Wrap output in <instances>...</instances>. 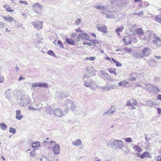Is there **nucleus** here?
<instances>
[{
    "label": "nucleus",
    "instance_id": "f257e3e1",
    "mask_svg": "<svg viewBox=\"0 0 161 161\" xmlns=\"http://www.w3.org/2000/svg\"><path fill=\"white\" fill-rule=\"evenodd\" d=\"M83 80L84 86L87 87H90L93 90H95V88L93 86H95L96 87L97 86L96 82L91 78L90 75H87L86 74H85L84 75Z\"/></svg>",
    "mask_w": 161,
    "mask_h": 161
},
{
    "label": "nucleus",
    "instance_id": "f03ea898",
    "mask_svg": "<svg viewBox=\"0 0 161 161\" xmlns=\"http://www.w3.org/2000/svg\"><path fill=\"white\" fill-rule=\"evenodd\" d=\"M110 145L122 150H123V148H125V144L121 140H115L114 142H111Z\"/></svg>",
    "mask_w": 161,
    "mask_h": 161
},
{
    "label": "nucleus",
    "instance_id": "7ed1b4c3",
    "mask_svg": "<svg viewBox=\"0 0 161 161\" xmlns=\"http://www.w3.org/2000/svg\"><path fill=\"white\" fill-rule=\"evenodd\" d=\"M50 143L54 144L53 149V153L56 155H58L59 154L60 148L59 145L57 144L54 141H51L50 142Z\"/></svg>",
    "mask_w": 161,
    "mask_h": 161
},
{
    "label": "nucleus",
    "instance_id": "20e7f679",
    "mask_svg": "<svg viewBox=\"0 0 161 161\" xmlns=\"http://www.w3.org/2000/svg\"><path fill=\"white\" fill-rule=\"evenodd\" d=\"M20 100L23 103V106L26 105L29 103L31 100L30 97L26 96L24 94L21 95Z\"/></svg>",
    "mask_w": 161,
    "mask_h": 161
},
{
    "label": "nucleus",
    "instance_id": "39448f33",
    "mask_svg": "<svg viewBox=\"0 0 161 161\" xmlns=\"http://www.w3.org/2000/svg\"><path fill=\"white\" fill-rule=\"evenodd\" d=\"M152 53V50L149 47H144L142 50V53L143 57H147L150 55Z\"/></svg>",
    "mask_w": 161,
    "mask_h": 161
},
{
    "label": "nucleus",
    "instance_id": "423d86ee",
    "mask_svg": "<svg viewBox=\"0 0 161 161\" xmlns=\"http://www.w3.org/2000/svg\"><path fill=\"white\" fill-rule=\"evenodd\" d=\"M54 115L58 117H62L64 116L63 112L59 108H56L54 110Z\"/></svg>",
    "mask_w": 161,
    "mask_h": 161
},
{
    "label": "nucleus",
    "instance_id": "0eeeda50",
    "mask_svg": "<svg viewBox=\"0 0 161 161\" xmlns=\"http://www.w3.org/2000/svg\"><path fill=\"white\" fill-rule=\"evenodd\" d=\"M43 22L40 21H35L32 22V24L33 25L34 27L37 30H40L42 27V24Z\"/></svg>",
    "mask_w": 161,
    "mask_h": 161
},
{
    "label": "nucleus",
    "instance_id": "6e6552de",
    "mask_svg": "<svg viewBox=\"0 0 161 161\" xmlns=\"http://www.w3.org/2000/svg\"><path fill=\"white\" fill-rule=\"evenodd\" d=\"M136 34L139 36L140 39H142L145 40L146 38V36H145L143 38H142L141 36L143 35L144 32L142 29L141 28H137L135 30Z\"/></svg>",
    "mask_w": 161,
    "mask_h": 161
},
{
    "label": "nucleus",
    "instance_id": "1a4fd4ad",
    "mask_svg": "<svg viewBox=\"0 0 161 161\" xmlns=\"http://www.w3.org/2000/svg\"><path fill=\"white\" fill-rule=\"evenodd\" d=\"M115 88L116 86L114 84H111L110 86H104L100 87L101 89L106 91H108L112 89H114Z\"/></svg>",
    "mask_w": 161,
    "mask_h": 161
},
{
    "label": "nucleus",
    "instance_id": "9d476101",
    "mask_svg": "<svg viewBox=\"0 0 161 161\" xmlns=\"http://www.w3.org/2000/svg\"><path fill=\"white\" fill-rule=\"evenodd\" d=\"M152 42L156 44V46L157 47H161V40L159 37L152 41Z\"/></svg>",
    "mask_w": 161,
    "mask_h": 161
},
{
    "label": "nucleus",
    "instance_id": "9b49d317",
    "mask_svg": "<svg viewBox=\"0 0 161 161\" xmlns=\"http://www.w3.org/2000/svg\"><path fill=\"white\" fill-rule=\"evenodd\" d=\"M79 36L82 39H85L89 40L90 37L86 33H80L79 35Z\"/></svg>",
    "mask_w": 161,
    "mask_h": 161
},
{
    "label": "nucleus",
    "instance_id": "f8f14e48",
    "mask_svg": "<svg viewBox=\"0 0 161 161\" xmlns=\"http://www.w3.org/2000/svg\"><path fill=\"white\" fill-rule=\"evenodd\" d=\"M16 114L15 115V118L17 119L20 120L24 117V116L22 115H20L21 114V112L20 110H16Z\"/></svg>",
    "mask_w": 161,
    "mask_h": 161
},
{
    "label": "nucleus",
    "instance_id": "ddd939ff",
    "mask_svg": "<svg viewBox=\"0 0 161 161\" xmlns=\"http://www.w3.org/2000/svg\"><path fill=\"white\" fill-rule=\"evenodd\" d=\"M132 57L134 58H142L143 57L142 54L138 52H135L133 53Z\"/></svg>",
    "mask_w": 161,
    "mask_h": 161
},
{
    "label": "nucleus",
    "instance_id": "4468645a",
    "mask_svg": "<svg viewBox=\"0 0 161 161\" xmlns=\"http://www.w3.org/2000/svg\"><path fill=\"white\" fill-rule=\"evenodd\" d=\"M156 62V60L155 59H152L148 61H147L146 62L149 66L151 68L154 67V63Z\"/></svg>",
    "mask_w": 161,
    "mask_h": 161
},
{
    "label": "nucleus",
    "instance_id": "2eb2a0df",
    "mask_svg": "<svg viewBox=\"0 0 161 161\" xmlns=\"http://www.w3.org/2000/svg\"><path fill=\"white\" fill-rule=\"evenodd\" d=\"M72 143L74 146H78L82 144V142L80 139H77L73 142Z\"/></svg>",
    "mask_w": 161,
    "mask_h": 161
},
{
    "label": "nucleus",
    "instance_id": "dca6fc26",
    "mask_svg": "<svg viewBox=\"0 0 161 161\" xmlns=\"http://www.w3.org/2000/svg\"><path fill=\"white\" fill-rule=\"evenodd\" d=\"M3 18L9 22H12L14 21V18L9 16V15L5 16L3 17Z\"/></svg>",
    "mask_w": 161,
    "mask_h": 161
},
{
    "label": "nucleus",
    "instance_id": "f3484780",
    "mask_svg": "<svg viewBox=\"0 0 161 161\" xmlns=\"http://www.w3.org/2000/svg\"><path fill=\"white\" fill-rule=\"evenodd\" d=\"M112 108V107H111L110 109L108 110L107 111L104 113L103 114V115L105 116H108L112 114L113 113L115 112V111H112L111 109Z\"/></svg>",
    "mask_w": 161,
    "mask_h": 161
},
{
    "label": "nucleus",
    "instance_id": "a211bd4d",
    "mask_svg": "<svg viewBox=\"0 0 161 161\" xmlns=\"http://www.w3.org/2000/svg\"><path fill=\"white\" fill-rule=\"evenodd\" d=\"M65 41L68 44L71 45H73L75 43V41L73 39L70 38H66Z\"/></svg>",
    "mask_w": 161,
    "mask_h": 161
},
{
    "label": "nucleus",
    "instance_id": "6ab92c4d",
    "mask_svg": "<svg viewBox=\"0 0 161 161\" xmlns=\"http://www.w3.org/2000/svg\"><path fill=\"white\" fill-rule=\"evenodd\" d=\"M129 84V82L127 80H125L123 81H122L120 82H119L118 84V85L120 86H125V87L126 86Z\"/></svg>",
    "mask_w": 161,
    "mask_h": 161
},
{
    "label": "nucleus",
    "instance_id": "aec40b11",
    "mask_svg": "<svg viewBox=\"0 0 161 161\" xmlns=\"http://www.w3.org/2000/svg\"><path fill=\"white\" fill-rule=\"evenodd\" d=\"M145 157H149V153L148 152H145L140 155L141 159H143Z\"/></svg>",
    "mask_w": 161,
    "mask_h": 161
},
{
    "label": "nucleus",
    "instance_id": "412c9836",
    "mask_svg": "<svg viewBox=\"0 0 161 161\" xmlns=\"http://www.w3.org/2000/svg\"><path fill=\"white\" fill-rule=\"evenodd\" d=\"M95 8L97 9L100 10H106V6H103L101 4V5H96L94 6Z\"/></svg>",
    "mask_w": 161,
    "mask_h": 161
},
{
    "label": "nucleus",
    "instance_id": "4be33fe9",
    "mask_svg": "<svg viewBox=\"0 0 161 161\" xmlns=\"http://www.w3.org/2000/svg\"><path fill=\"white\" fill-rule=\"evenodd\" d=\"M56 96L59 98L65 97L67 96V95H66L62 92H58L56 94Z\"/></svg>",
    "mask_w": 161,
    "mask_h": 161
},
{
    "label": "nucleus",
    "instance_id": "5701e85b",
    "mask_svg": "<svg viewBox=\"0 0 161 161\" xmlns=\"http://www.w3.org/2000/svg\"><path fill=\"white\" fill-rule=\"evenodd\" d=\"M93 69L92 67H86V74L87 75H89L92 72V69Z\"/></svg>",
    "mask_w": 161,
    "mask_h": 161
},
{
    "label": "nucleus",
    "instance_id": "b1692460",
    "mask_svg": "<svg viewBox=\"0 0 161 161\" xmlns=\"http://www.w3.org/2000/svg\"><path fill=\"white\" fill-rule=\"evenodd\" d=\"M33 7L34 8H38L41 9V10L42 9V6L38 3H36L33 5Z\"/></svg>",
    "mask_w": 161,
    "mask_h": 161
},
{
    "label": "nucleus",
    "instance_id": "393cba45",
    "mask_svg": "<svg viewBox=\"0 0 161 161\" xmlns=\"http://www.w3.org/2000/svg\"><path fill=\"white\" fill-rule=\"evenodd\" d=\"M48 84L46 83H42V82H39L38 83V87L47 88L48 87Z\"/></svg>",
    "mask_w": 161,
    "mask_h": 161
},
{
    "label": "nucleus",
    "instance_id": "a878e982",
    "mask_svg": "<svg viewBox=\"0 0 161 161\" xmlns=\"http://www.w3.org/2000/svg\"><path fill=\"white\" fill-rule=\"evenodd\" d=\"M133 148L135 151L138 152H142V149L137 145H134L133 147Z\"/></svg>",
    "mask_w": 161,
    "mask_h": 161
},
{
    "label": "nucleus",
    "instance_id": "bb28decb",
    "mask_svg": "<svg viewBox=\"0 0 161 161\" xmlns=\"http://www.w3.org/2000/svg\"><path fill=\"white\" fill-rule=\"evenodd\" d=\"M137 76V75L135 73H132L130 78V80L131 81H134L136 80V78Z\"/></svg>",
    "mask_w": 161,
    "mask_h": 161
},
{
    "label": "nucleus",
    "instance_id": "cd10ccee",
    "mask_svg": "<svg viewBox=\"0 0 161 161\" xmlns=\"http://www.w3.org/2000/svg\"><path fill=\"white\" fill-rule=\"evenodd\" d=\"M10 90V89H8L6 91L5 93H4V96L7 98H9L10 96V93L9 92Z\"/></svg>",
    "mask_w": 161,
    "mask_h": 161
},
{
    "label": "nucleus",
    "instance_id": "c85d7f7f",
    "mask_svg": "<svg viewBox=\"0 0 161 161\" xmlns=\"http://www.w3.org/2000/svg\"><path fill=\"white\" fill-rule=\"evenodd\" d=\"M0 126L1 129L3 130H5L7 128V125L4 123H1L0 124Z\"/></svg>",
    "mask_w": 161,
    "mask_h": 161
},
{
    "label": "nucleus",
    "instance_id": "c756f323",
    "mask_svg": "<svg viewBox=\"0 0 161 161\" xmlns=\"http://www.w3.org/2000/svg\"><path fill=\"white\" fill-rule=\"evenodd\" d=\"M124 28V27L123 26H121L120 27H119L117 28L115 30V32L116 33L118 32H121Z\"/></svg>",
    "mask_w": 161,
    "mask_h": 161
},
{
    "label": "nucleus",
    "instance_id": "7c9ffc66",
    "mask_svg": "<svg viewBox=\"0 0 161 161\" xmlns=\"http://www.w3.org/2000/svg\"><path fill=\"white\" fill-rule=\"evenodd\" d=\"M108 71L111 73L115 75H117L116 72V69L114 68H110L108 70Z\"/></svg>",
    "mask_w": 161,
    "mask_h": 161
},
{
    "label": "nucleus",
    "instance_id": "2f4dec72",
    "mask_svg": "<svg viewBox=\"0 0 161 161\" xmlns=\"http://www.w3.org/2000/svg\"><path fill=\"white\" fill-rule=\"evenodd\" d=\"M97 28L99 31L102 32L103 33H105L107 29L104 27H98Z\"/></svg>",
    "mask_w": 161,
    "mask_h": 161
},
{
    "label": "nucleus",
    "instance_id": "473e14b6",
    "mask_svg": "<svg viewBox=\"0 0 161 161\" xmlns=\"http://www.w3.org/2000/svg\"><path fill=\"white\" fill-rule=\"evenodd\" d=\"M54 110H53L52 109L49 108L47 109V114L49 115L54 114Z\"/></svg>",
    "mask_w": 161,
    "mask_h": 161
},
{
    "label": "nucleus",
    "instance_id": "72a5a7b5",
    "mask_svg": "<svg viewBox=\"0 0 161 161\" xmlns=\"http://www.w3.org/2000/svg\"><path fill=\"white\" fill-rule=\"evenodd\" d=\"M47 53L51 56H52L53 57H55L56 55L54 52L52 50H49L47 52Z\"/></svg>",
    "mask_w": 161,
    "mask_h": 161
},
{
    "label": "nucleus",
    "instance_id": "f704fd0d",
    "mask_svg": "<svg viewBox=\"0 0 161 161\" xmlns=\"http://www.w3.org/2000/svg\"><path fill=\"white\" fill-rule=\"evenodd\" d=\"M154 86L153 85H150L149 86L147 87V90L148 92H153V89Z\"/></svg>",
    "mask_w": 161,
    "mask_h": 161
},
{
    "label": "nucleus",
    "instance_id": "c9c22d12",
    "mask_svg": "<svg viewBox=\"0 0 161 161\" xmlns=\"http://www.w3.org/2000/svg\"><path fill=\"white\" fill-rule=\"evenodd\" d=\"M131 104L132 105V106L133 105L136 106L137 104V101L136 100L134 99H131Z\"/></svg>",
    "mask_w": 161,
    "mask_h": 161
},
{
    "label": "nucleus",
    "instance_id": "e433bc0d",
    "mask_svg": "<svg viewBox=\"0 0 161 161\" xmlns=\"http://www.w3.org/2000/svg\"><path fill=\"white\" fill-rule=\"evenodd\" d=\"M107 17L108 18H113L115 17V15L113 14H106Z\"/></svg>",
    "mask_w": 161,
    "mask_h": 161
},
{
    "label": "nucleus",
    "instance_id": "4c0bfd02",
    "mask_svg": "<svg viewBox=\"0 0 161 161\" xmlns=\"http://www.w3.org/2000/svg\"><path fill=\"white\" fill-rule=\"evenodd\" d=\"M14 21L15 26L19 27H20L22 26V25L18 21L15 20Z\"/></svg>",
    "mask_w": 161,
    "mask_h": 161
},
{
    "label": "nucleus",
    "instance_id": "58836bf2",
    "mask_svg": "<svg viewBox=\"0 0 161 161\" xmlns=\"http://www.w3.org/2000/svg\"><path fill=\"white\" fill-rule=\"evenodd\" d=\"M147 104L148 106L152 107L154 103L152 101L148 100V101H147Z\"/></svg>",
    "mask_w": 161,
    "mask_h": 161
},
{
    "label": "nucleus",
    "instance_id": "ea45409f",
    "mask_svg": "<svg viewBox=\"0 0 161 161\" xmlns=\"http://www.w3.org/2000/svg\"><path fill=\"white\" fill-rule=\"evenodd\" d=\"M9 131L10 132L12 133L13 134H15L16 131V130L14 128L10 127Z\"/></svg>",
    "mask_w": 161,
    "mask_h": 161
},
{
    "label": "nucleus",
    "instance_id": "a19ab883",
    "mask_svg": "<svg viewBox=\"0 0 161 161\" xmlns=\"http://www.w3.org/2000/svg\"><path fill=\"white\" fill-rule=\"evenodd\" d=\"M70 105L71 106V110L72 111L75 110V108L76 107L74 103H73V102H72V103H71Z\"/></svg>",
    "mask_w": 161,
    "mask_h": 161
},
{
    "label": "nucleus",
    "instance_id": "79ce46f5",
    "mask_svg": "<svg viewBox=\"0 0 161 161\" xmlns=\"http://www.w3.org/2000/svg\"><path fill=\"white\" fill-rule=\"evenodd\" d=\"M155 20L160 24H161V17H158V16H156L154 18Z\"/></svg>",
    "mask_w": 161,
    "mask_h": 161
},
{
    "label": "nucleus",
    "instance_id": "37998d69",
    "mask_svg": "<svg viewBox=\"0 0 161 161\" xmlns=\"http://www.w3.org/2000/svg\"><path fill=\"white\" fill-rule=\"evenodd\" d=\"M97 44L99 45V40L97 41L95 40L94 42V43H93V44L95 47H98V46H99V45H97Z\"/></svg>",
    "mask_w": 161,
    "mask_h": 161
},
{
    "label": "nucleus",
    "instance_id": "c03bdc74",
    "mask_svg": "<svg viewBox=\"0 0 161 161\" xmlns=\"http://www.w3.org/2000/svg\"><path fill=\"white\" fill-rule=\"evenodd\" d=\"M72 101L70 100H67L65 102V106L66 105H68L69 104H70L71 103H72Z\"/></svg>",
    "mask_w": 161,
    "mask_h": 161
},
{
    "label": "nucleus",
    "instance_id": "a18cd8bd",
    "mask_svg": "<svg viewBox=\"0 0 161 161\" xmlns=\"http://www.w3.org/2000/svg\"><path fill=\"white\" fill-rule=\"evenodd\" d=\"M96 58L94 57H87L85 58V60H90L91 61H93Z\"/></svg>",
    "mask_w": 161,
    "mask_h": 161
},
{
    "label": "nucleus",
    "instance_id": "49530a36",
    "mask_svg": "<svg viewBox=\"0 0 161 161\" xmlns=\"http://www.w3.org/2000/svg\"><path fill=\"white\" fill-rule=\"evenodd\" d=\"M41 161H50L49 160L47 159V157L45 156H43L40 159Z\"/></svg>",
    "mask_w": 161,
    "mask_h": 161
},
{
    "label": "nucleus",
    "instance_id": "de8ad7c7",
    "mask_svg": "<svg viewBox=\"0 0 161 161\" xmlns=\"http://www.w3.org/2000/svg\"><path fill=\"white\" fill-rule=\"evenodd\" d=\"M159 90V89L157 87L154 86L153 92H154V93L156 92V93H158V92Z\"/></svg>",
    "mask_w": 161,
    "mask_h": 161
},
{
    "label": "nucleus",
    "instance_id": "09e8293b",
    "mask_svg": "<svg viewBox=\"0 0 161 161\" xmlns=\"http://www.w3.org/2000/svg\"><path fill=\"white\" fill-rule=\"evenodd\" d=\"M125 141L127 142H132V139L130 137L125 138Z\"/></svg>",
    "mask_w": 161,
    "mask_h": 161
},
{
    "label": "nucleus",
    "instance_id": "8fccbe9b",
    "mask_svg": "<svg viewBox=\"0 0 161 161\" xmlns=\"http://www.w3.org/2000/svg\"><path fill=\"white\" fill-rule=\"evenodd\" d=\"M81 22V20L80 19H77L75 21V23L76 25H79Z\"/></svg>",
    "mask_w": 161,
    "mask_h": 161
},
{
    "label": "nucleus",
    "instance_id": "3c124183",
    "mask_svg": "<svg viewBox=\"0 0 161 161\" xmlns=\"http://www.w3.org/2000/svg\"><path fill=\"white\" fill-rule=\"evenodd\" d=\"M57 44L59 45L61 47H63V45L61 41H60V40L58 41V42H57Z\"/></svg>",
    "mask_w": 161,
    "mask_h": 161
},
{
    "label": "nucleus",
    "instance_id": "603ef678",
    "mask_svg": "<svg viewBox=\"0 0 161 161\" xmlns=\"http://www.w3.org/2000/svg\"><path fill=\"white\" fill-rule=\"evenodd\" d=\"M83 45H88L89 46H92V44L91 43H90L89 42H84L83 43Z\"/></svg>",
    "mask_w": 161,
    "mask_h": 161
},
{
    "label": "nucleus",
    "instance_id": "864d4df0",
    "mask_svg": "<svg viewBox=\"0 0 161 161\" xmlns=\"http://www.w3.org/2000/svg\"><path fill=\"white\" fill-rule=\"evenodd\" d=\"M30 155L31 157H33L36 155V153L34 151H32L30 153Z\"/></svg>",
    "mask_w": 161,
    "mask_h": 161
},
{
    "label": "nucleus",
    "instance_id": "5fc2aeb1",
    "mask_svg": "<svg viewBox=\"0 0 161 161\" xmlns=\"http://www.w3.org/2000/svg\"><path fill=\"white\" fill-rule=\"evenodd\" d=\"M78 160L79 161H86V158L85 157H80L79 158Z\"/></svg>",
    "mask_w": 161,
    "mask_h": 161
},
{
    "label": "nucleus",
    "instance_id": "6e6d98bb",
    "mask_svg": "<svg viewBox=\"0 0 161 161\" xmlns=\"http://www.w3.org/2000/svg\"><path fill=\"white\" fill-rule=\"evenodd\" d=\"M115 64L117 67H121L122 66V64L121 63L118 61H117Z\"/></svg>",
    "mask_w": 161,
    "mask_h": 161
},
{
    "label": "nucleus",
    "instance_id": "4d7b16f0",
    "mask_svg": "<svg viewBox=\"0 0 161 161\" xmlns=\"http://www.w3.org/2000/svg\"><path fill=\"white\" fill-rule=\"evenodd\" d=\"M126 105L127 106H132V105L131 104V102L130 99V100L128 101L127 102Z\"/></svg>",
    "mask_w": 161,
    "mask_h": 161
},
{
    "label": "nucleus",
    "instance_id": "13d9d810",
    "mask_svg": "<svg viewBox=\"0 0 161 161\" xmlns=\"http://www.w3.org/2000/svg\"><path fill=\"white\" fill-rule=\"evenodd\" d=\"M19 3H23L26 5H27L28 4V3H27V2L22 0H20L19 1Z\"/></svg>",
    "mask_w": 161,
    "mask_h": 161
},
{
    "label": "nucleus",
    "instance_id": "bf43d9fd",
    "mask_svg": "<svg viewBox=\"0 0 161 161\" xmlns=\"http://www.w3.org/2000/svg\"><path fill=\"white\" fill-rule=\"evenodd\" d=\"M6 11L7 12H13L14 11L10 7H9L7 9H6Z\"/></svg>",
    "mask_w": 161,
    "mask_h": 161
},
{
    "label": "nucleus",
    "instance_id": "052dcab7",
    "mask_svg": "<svg viewBox=\"0 0 161 161\" xmlns=\"http://www.w3.org/2000/svg\"><path fill=\"white\" fill-rule=\"evenodd\" d=\"M101 74L104 76L105 75L107 76V73L104 71H101Z\"/></svg>",
    "mask_w": 161,
    "mask_h": 161
},
{
    "label": "nucleus",
    "instance_id": "680f3d73",
    "mask_svg": "<svg viewBox=\"0 0 161 161\" xmlns=\"http://www.w3.org/2000/svg\"><path fill=\"white\" fill-rule=\"evenodd\" d=\"M125 50L129 53L131 52V50L130 48H129L127 47L125 48Z\"/></svg>",
    "mask_w": 161,
    "mask_h": 161
},
{
    "label": "nucleus",
    "instance_id": "e2e57ef3",
    "mask_svg": "<svg viewBox=\"0 0 161 161\" xmlns=\"http://www.w3.org/2000/svg\"><path fill=\"white\" fill-rule=\"evenodd\" d=\"M158 113L159 114H161V109L159 108H157Z\"/></svg>",
    "mask_w": 161,
    "mask_h": 161
},
{
    "label": "nucleus",
    "instance_id": "0e129e2a",
    "mask_svg": "<svg viewBox=\"0 0 161 161\" xmlns=\"http://www.w3.org/2000/svg\"><path fill=\"white\" fill-rule=\"evenodd\" d=\"M4 80V78L3 77L0 76V82L2 83L3 82Z\"/></svg>",
    "mask_w": 161,
    "mask_h": 161
},
{
    "label": "nucleus",
    "instance_id": "69168bd1",
    "mask_svg": "<svg viewBox=\"0 0 161 161\" xmlns=\"http://www.w3.org/2000/svg\"><path fill=\"white\" fill-rule=\"evenodd\" d=\"M3 7L6 10V9H7L9 7V6L8 5H4L3 6Z\"/></svg>",
    "mask_w": 161,
    "mask_h": 161
},
{
    "label": "nucleus",
    "instance_id": "338daca9",
    "mask_svg": "<svg viewBox=\"0 0 161 161\" xmlns=\"http://www.w3.org/2000/svg\"><path fill=\"white\" fill-rule=\"evenodd\" d=\"M69 107H67L64 110V111L65 113H67L69 110Z\"/></svg>",
    "mask_w": 161,
    "mask_h": 161
},
{
    "label": "nucleus",
    "instance_id": "774afa93",
    "mask_svg": "<svg viewBox=\"0 0 161 161\" xmlns=\"http://www.w3.org/2000/svg\"><path fill=\"white\" fill-rule=\"evenodd\" d=\"M157 99L161 101V94H158V95Z\"/></svg>",
    "mask_w": 161,
    "mask_h": 161
}]
</instances>
